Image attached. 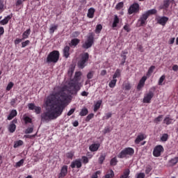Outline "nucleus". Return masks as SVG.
<instances>
[{
    "instance_id": "obj_9",
    "label": "nucleus",
    "mask_w": 178,
    "mask_h": 178,
    "mask_svg": "<svg viewBox=\"0 0 178 178\" xmlns=\"http://www.w3.org/2000/svg\"><path fill=\"white\" fill-rule=\"evenodd\" d=\"M163 146L159 145H156L153 150V155L156 157L158 158L161 156V153L163 152Z\"/></svg>"
},
{
    "instance_id": "obj_10",
    "label": "nucleus",
    "mask_w": 178,
    "mask_h": 178,
    "mask_svg": "<svg viewBox=\"0 0 178 178\" xmlns=\"http://www.w3.org/2000/svg\"><path fill=\"white\" fill-rule=\"evenodd\" d=\"M149 17V16L146 13H143L138 19L140 26H145V24H147V20Z\"/></svg>"
},
{
    "instance_id": "obj_40",
    "label": "nucleus",
    "mask_w": 178,
    "mask_h": 178,
    "mask_svg": "<svg viewBox=\"0 0 178 178\" xmlns=\"http://www.w3.org/2000/svg\"><path fill=\"white\" fill-rule=\"evenodd\" d=\"M124 88L126 91L131 90V84H130L129 82L124 83Z\"/></svg>"
},
{
    "instance_id": "obj_15",
    "label": "nucleus",
    "mask_w": 178,
    "mask_h": 178,
    "mask_svg": "<svg viewBox=\"0 0 178 178\" xmlns=\"http://www.w3.org/2000/svg\"><path fill=\"white\" fill-rule=\"evenodd\" d=\"M67 175V165H63L61 168L60 172L58 174V178H63Z\"/></svg>"
},
{
    "instance_id": "obj_21",
    "label": "nucleus",
    "mask_w": 178,
    "mask_h": 178,
    "mask_svg": "<svg viewBox=\"0 0 178 178\" xmlns=\"http://www.w3.org/2000/svg\"><path fill=\"white\" fill-rule=\"evenodd\" d=\"M119 23H120V19L117 15H114L113 22L112 24L113 30H115V27H118V24H119Z\"/></svg>"
},
{
    "instance_id": "obj_18",
    "label": "nucleus",
    "mask_w": 178,
    "mask_h": 178,
    "mask_svg": "<svg viewBox=\"0 0 178 178\" xmlns=\"http://www.w3.org/2000/svg\"><path fill=\"white\" fill-rule=\"evenodd\" d=\"M169 17H161L157 20V23L161 26H165L168 23Z\"/></svg>"
},
{
    "instance_id": "obj_13",
    "label": "nucleus",
    "mask_w": 178,
    "mask_h": 178,
    "mask_svg": "<svg viewBox=\"0 0 178 178\" xmlns=\"http://www.w3.org/2000/svg\"><path fill=\"white\" fill-rule=\"evenodd\" d=\"M81 166H83V165L81 164V160L80 159H76L75 161H72L70 165L72 169H74V168L80 169Z\"/></svg>"
},
{
    "instance_id": "obj_23",
    "label": "nucleus",
    "mask_w": 178,
    "mask_h": 178,
    "mask_svg": "<svg viewBox=\"0 0 178 178\" xmlns=\"http://www.w3.org/2000/svg\"><path fill=\"white\" fill-rule=\"evenodd\" d=\"M31 33V29H26L23 33H22V40L24 41V40H27L29 38L30 34Z\"/></svg>"
},
{
    "instance_id": "obj_61",
    "label": "nucleus",
    "mask_w": 178,
    "mask_h": 178,
    "mask_svg": "<svg viewBox=\"0 0 178 178\" xmlns=\"http://www.w3.org/2000/svg\"><path fill=\"white\" fill-rule=\"evenodd\" d=\"M23 2H26V0H17L15 3L16 6H19V5H22Z\"/></svg>"
},
{
    "instance_id": "obj_1",
    "label": "nucleus",
    "mask_w": 178,
    "mask_h": 178,
    "mask_svg": "<svg viewBox=\"0 0 178 178\" xmlns=\"http://www.w3.org/2000/svg\"><path fill=\"white\" fill-rule=\"evenodd\" d=\"M72 99H73V97L68 95L66 92H56L50 94L45 101L46 106H49L50 108L42 113L41 121L48 123L51 120L58 119L63 113L67 101Z\"/></svg>"
},
{
    "instance_id": "obj_48",
    "label": "nucleus",
    "mask_w": 178,
    "mask_h": 178,
    "mask_svg": "<svg viewBox=\"0 0 178 178\" xmlns=\"http://www.w3.org/2000/svg\"><path fill=\"white\" fill-rule=\"evenodd\" d=\"M113 176H115V172H113V170H111L110 173L105 175V178H112Z\"/></svg>"
},
{
    "instance_id": "obj_12",
    "label": "nucleus",
    "mask_w": 178,
    "mask_h": 178,
    "mask_svg": "<svg viewBox=\"0 0 178 178\" xmlns=\"http://www.w3.org/2000/svg\"><path fill=\"white\" fill-rule=\"evenodd\" d=\"M147 138V135L143 133H140L134 140L135 144L138 145L141 141H144Z\"/></svg>"
},
{
    "instance_id": "obj_30",
    "label": "nucleus",
    "mask_w": 178,
    "mask_h": 178,
    "mask_svg": "<svg viewBox=\"0 0 178 178\" xmlns=\"http://www.w3.org/2000/svg\"><path fill=\"white\" fill-rule=\"evenodd\" d=\"M8 131L10 133H15V131H16V124L10 123L8 127Z\"/></svg>"
},
{
    "instance_id": "obj_59",
    "label": "nucleus",
    "mask_w": 178,
    "mask_h": 178,
    "mask_svg": "<svg viewBox=\"0 0 178 178\" xmlns=\"http://www.w3.org/2000/svg\"><path fill=\"white\" fill-rule=\"evenodd\" d=\"M136 178H145V174L144 172H140L137 174Z\"/></svg>"
},
{
    "instance_id": "obj_54",
    "label": "nucleus",
    "mask_w": 178,
    "mask_h": 178,
    "mask_svg": "<svg viewBox=\"0 0 178 178\" xmlns=\"http://www.w3.org/2000/svg\"><path fill=\"white\" fill-rule=\"evenodd\" d=\"M92 77H94V71H90L87 74V79L90 80L92 79Z\"/></svg>"
},
{
    "instance_id": "obj_22",
    "label": "nucleus",
    "mask_w": 178,
    "mask_h": 178,
    "mask_svg": "<svg viewBox=\"0 0 178 178\" xmlns=\"http://www.w3.org/2000/svg\"><path fill=\"white\" fill-rule=\"evenodd\" d=\"M12 17H13L12 14L10 15H8L7 17H5L3 19L0 21V24H1L2 26H5V24H8V23H9V20H10Z\"/></svg>"
},
{
    "instance_id": "obj_27",
    "label": "nucleus",
    "mask_w": 178,
    "mask_h": 178,
    "mask_svg": "<svg viewBox=\"0 0 178 178\" xmlns=\"http://www.w3.org/2000/svg\"><path fill=\"white\" fill-rule=\"evenodd\" d=\"M94 13H95V9L91 8L88 11V17L89 19H92L94 17Z\"/></svg>"
},
{
    "instance_id": "obj_34",
    "label": "nucleus",
    "mask_w": 178,
    "mask_h": 178,
    "mask_svg": "<svg viewBox=\"0 0 178 178\" xmlns=\"http://www.w3.org/2000/svg\"><path fill=\"white\" fill-rule=\"evenodd\" d=\"M154 70H155V66L154 65H152L147 72V77H149V76H151V74H152V73H154Z\"/></svg>"
},
{
    "instance_id": "obj_25",
    "label": "nucleus",
    "mask_w": 178,
    "mask_h": 178,
    "mask_svg": "<svg viewBox=\"0 0 178 178\" xmlns=\"http://www.w3.org/2000/svg\"><path fill=\"white\" fill-rule=\"evenodd\" d=\"M16 116H17V111L16 110H12L7 119L8 120H12Z\"/></svg>"
},
{
    "instance_id": "obj_24",
    "label": "nucleus",
    "mask_w": 178,
    "mask_h": 178,
    "mask_svg": "<svg viewBox=\"0 0 178 178\" xmlns=\"http://www.w3.org/2000/svg\"><path fill=\"white\" fill-rule=\"evenodd\" d=\"M80 44V39L74 38L71 40L70 43L69 44L70 47H77Z\"/></svg>"
},
{
    "instance_id": "obj_33",
    "label": "nucleus",
    "mask_w": 178,
    "mask_h": 178,
    "mask_svg": "<svg viewBox=\"0 0 178 178\" xmlns=\"http://www.w3.org/2000/svg\"><path fill=\"white\" fill-rule=\"evenodd\" d=\"M117 82H118V79H113V80H111L108 83L110 88H115V86H116Z\"/></svg>"
},
{
    "instance_id": "obj_41",
    "label": "nucleus",
    "mask_w": 178,
    "mask_h": 178,
    "mask_svg": "<svg viewBox=\"0 0 178 178\" xmlns=\"http://www.w3.org/2000/svg\"><path fill=\"white\" fill-rule=\"evenodd\" d=\"M123 6H124V3L122 1L119 2L115 6V9H116V10H120V9H122V8H123Z\"/></svg>"
},
{
    "instance_id": "obj_64",
    "label": "nucleus",
    "mask_w": 178,
    "mask_h": 178,
    "mask_svg": "<svg viewBox=\"0 0 178 178\" xmlns=\"http://www.w3.org/2000/svg\"><path fill=\"white\" fill-rule=\"evenodd\" d=\"M79 34H80V32L75 31V32H73L72 36L76 38Z\"/></svg>"
},
{
    "instance_id": "obj_14",
    "label": "nucleus",
    "mask_w": 178,
    "mask_h": 178,
    "mask_svg": "<svg viewBox=\"0 0 178 178\" xmlns=\"http://www.w3.org/2000/svg\"><path fill=\"white\" fill-rule=\"evenodd\" d=\"M145 81H147V76H143L139 81V83L137 86V90L138 91H140L141 88H143V87L145 86Z\"/></svg>"
},
{
    "instance_id": "obj_20",
    "label": "nucleus",
    "mask_w": 178,
    "mask_h": 178,
    "mask_svg": "<svg viewBox=\"0 0 178 178\" xmlns=\"http://www.w3.org/2000/svg\"><path fill=\"white\" fill-rule=\"evenodd\" d=\"M174 122H175V120H173V118H170V117H169V115H167L164 118L163 123L164 124H166L167 126H169V124H173Z\"/></svg>"
},
{
    "instance_id": "obj_29",
    "label": "nucleus",
    "mask_w": 178,
    "mask_h": 178,
    "mask_svg": "<svg viewBox=\"0 0 178 178\" xmlns=\"http://www.w3.org/2000/svg\"><path fill=\"white\" fill-rule=\"evenodd\" d=\"M101 105H102V100H98L95 104L94 112H97L101 108Z\"/></svg>"
},
{
    "instance_id": "obj_53",
    "label": "nucleus",
    "mask_w": 178,
    "mask_h": 178,
    "mask_svg": "<svg viewBox=\"0 0 178 178\" xmlns=\"http://www.w3.org/2000/svg\"><path fill=\"white\" fill-rule=\"evenodd\" d=\"M33 131H34V128H33V127L27 128L25 130V134H30L33 133Z\"/></svg>"
},
{
    "instance_id": "obj_45",
    "label": "nucleus",
    "mask_w": 178,
    "mask_h": 178,
    "mask_svg": "<svg viewBox=\"0 0 178 178\" xmlns=\"http://www.w3.org/2000/svg\"><path fill=\"white\" fill-rule=\"evenodd\" d=\"M120 76V70L117 69L113 76V79H118V77H119Z\"/></svg>"
},
{
    "instance_id": "obj_46",
    "label": "nucleus",
    "mask_w": 178,
    "mask_h": 178,
    "mask_svg": "<svg viewBox=\"0 0 178 178\" xmlns=\"http://www.w3.org/2000/svg\"><path fill=\"white\" fill-rule=\"evenodd\" d=\"M162 118H163V115H159L157 118L154 119V123H159V122H162Z\"/></svg>"
},
{
    "instance_id": "obj_43",
    "label": "nucleus",
    "mask_w": 178,
    "mask_h": 178,
    "mask_svg": "<svg viewBox=\"0 0 178 178\" xmlns=\"http://www.w3.org/2000/svg\"><path fill=\"white\" fill-rule=\"evenodd\" d=\"M102 30V24H97L96 26L95 33L96 34H99Z\"/></svg>"
},
{
    "instance_id": "obj_35",
    "label": "nucleus",
    "mask_w": 178,
    "mask_h": 178,
    "mask_svg": "<svg viewBox=\"0 0 178 178\" xmlns=\"http://www.w3.org/2000/svg\"><path fill=\"white\" fill-rule=\"evenodd\" d=\"M23 144H24L23 140H19L18 141H15L14 143L13 147H14V148H17V147L23 145Z\"/></svg>"
},
{
    "instance_id": "obj_8",
    "label": "nucleus",
    "mask_w": 178,
    "mask_h": 178,
    "mask_svg": "<svg viewBox=\"0 0 178 178\" xmlns=\"http://www.w3.org/2000/svg\"><path fill=\"white\" fill-rule=\"evenodd\" d=\"M154 92L151 90L144 95V98L143 99V104H151V99L154 98Z\"/></svg>"
},
{
    "instance_id": "obj_38",
    "label": "nucleus",
    "mask_w": 178,
    "mask_h": 178,
    "mask_svg": "<svg viewBox=\"0 0 178 178\" xmlns=\"http://www.w3.org/2000/svg\"><path fill=\"white\" fill-rule=\"evenodd\" d=\"M118 159L116 157H114L111 159L110 161V165L111 166H116V165H118Z\"/></svg>"
},
{
    "instance_id": "obj_5",
    "label": "nucleus",
    "mask_w": 178,
    "mask_h": 178,
    "mask_svg": "<svg viewBox=\"0 0 178 178\" xmlns=\"http://www.w3.org/2000/svg\"><path fill=\"white\" fill-rule=\"evenodd\" d=\"M90 59V54L86 52L81 55V58L78 62V67L79 69H84L87 66V62Z\"/></svg>"
},
{
    "instance_id": "obj_32",
    "label": "nucleus",
    "mask_w": 178,
    "mask_h": 178,
    "mask_svg": "<svg viewBox=\"0 0 178 178\" xmlns=\"http://www.w3.org/2000/svg\"><path fill=\"white\" fill-rule=\"evenodd\" d=\"M160 140L162 141V143H166V141L169 140V135L168 134H163Z\"/></svg>"
},
{
    "instance_id": "obj_19",
    "label": "nucleus",
    "mask_w": 178,
    "mask_h": 178,
    "mask_svg": "<svg viewBox=\"0 0 178 178\" xmlns=\"http://www.w3.org/2000/svg\"><path fill=\"white\" fill-rule=\"evenodd\" d=\"M170 5V0H164L163 2V5H161L159 7V9L160 10H162V9H168Z\"/></svg>"
},
{
    "instance_id": "obj_7",
    "label": "nucleus",
    "mask_w": 178,
    "mask_h": 178,
    "mask_svg": "<svg viewBox=\"0 0 178 178\" xmlns=\"http://www.w3.org/2000/svg\"><path fill=\"white\" fill-rule=\"evenodd\" d=\"M138 12H140V4H138V3H134L128 9V13L129 15H133V13H138Z\"/></svg>"
},
{
    "instance_id": "obj_17",
    "label": "nucleus",
    "mask_w": 178,
    "mask_h": 178,
    "mask_svg": "<svg viewBox=\"0 0 178 178\" xmlns=\"http://www.w3.org/2000/svg\"><path fill=\"white\" fill-rule=\"evenodd\" d=\"M99 147H101L99 143H93L89 146V149L91 152H96V151L99 149Z\"/></svg>"
},
{
    "instance_id": "obj_36",
    "label": "nucleus",
    "mask_w": 178,
    "mask_h": 178,
    "mask_svg": "<svg viewBox=\"0 0 178 178\" xmlns=\"http://www.w3.org/2000/svg\"><path fill=\"white\" fill-rule=\"evenodd\" d=\"M24 165V159H22L19 161L17 162L15 165V168H20Z\"/></svg>"
},
{
    "instance_id": "obj_60",
    "label": "nucleus",
    "mask_w": 178,
    "mask_h": 178,
    "mask_svg": "<svg viewBox=\"0 0 178 178\" xmlns=\"http://www.w3.org/2000/svg\"><path fill=\"white\" fill-rule=\"evenodd\" d=\"M22 41H23L22 38H16L14 41V44L15 45H18V44H20V42H22Z\"/></svg>"
},
{
    "instance_id": "obj_37",
    "label": "nucleus",
    "mask_w": 178,
    "mask_h": 178,
    "mask_svg": "<svg viewBox=\"0 0 178 178\" xmlns=\"http://www.w3.org/2000/svg\"><path fill=\"white\" fill-rule=\"evenodd\" d=\"M65 156L68 159H73V157L74 156V152L71 151V152L66 153Z\"/></svg>"
},
{
    "instance_id": "obj_42",
    "label": "nucleus",
    "mask_w": 178,
    "mask_h": 178,
    "mask_svg": "<svg viewBox=\"0 0 178 178\" xmlns=\"http://www.w3.org/2000/svg\"><path fill=\"white\" fill-rule=\"evenodd\" d=\"M58 29V25H52L49 29L50 34H54L55 33V30Z\"/></svg>"
},
{
    "instance_id": "obj_31",
    "label": "nucleus",
    "mask_w": 178,
    "mask_h": 178,
    "mask_svg": "<svg viewBox=\"0 0 178 178\" xmlns=\"http://www.w3.org/2000/svg\"><path fill=\"white\" fill-rule=\"evenodd\" d=\"M146 14L148 15V16H151V15H156V13H158V11L156 10V9L153 8L151 10H148L147 11L145 12Z\"/></svg>"
},
{
    "instance_id": "obj_3",
    "label": "nucleus",
    "mask_w": 178,
    "mask_h": 178,
    "mask_svg": "<svg viewBox=\"0 0 178 178\" xmlns=\"http://www.w3.org/2000/svg\"><path fill=\"white\" fill-rule=\"evenodd\" d=\"M59 56H60L59 51H52L47 55L46 62L47 63H58V61L59 60Z\"/></svg>"
},
{
    "instance_id": "obj_44",
    "label": "nucleus",
    "mask_w": 178,
    "mask_h": 178,
    "mask_svg": "<svg viewBox=\"0 0 178 178\" xmlns=\"http://www.w3.org/2000/svg\"><path fill=\"white\" fill-rule=\"evenodd\" d=\"M105 158H106V156L105 154H102L99 158V163L100 165H102L104 163V161H105Z\"/></svg>"
},
{
    "instance_id": "obj_47",
    "label": "nucleus",
    "mask_w": 178,
    "mask_h": 178,
    "mask_svg": "<svg viewBox=\"0 0 178 178\" xmlns=\"http://www.w3.org/2000/svg\"><path fill=\"white\" fill-rule=\"evenodd\" d=\"M13 86H15V83L13 82L8 83L7 87H6V91H10L12 88H13Z\"/></svg>"
},
{
    "instance_id": "obj_2",
    "label": "nucleus",
    "mask_w": 178,
    "mask_h": 178,
    "mask_svg": "<svg viewBox=\"0 0 178 178\" xmlns=\"http://www.w3.org/2000/svg\"><path fill=\"white\" fill-rule=\"evenodd\" d=\"M81 72H75L74 79L71 82L68 83L67 85L64 86L62 88L61 91H59L60 94L62 92H67V95H77V92L81 90V84L79 82L81 80Z\"/></svg>"
},
{
    "instance_id": "obj_4",
    "label": "nucleus",
    "mask_w": 178,
    "mask_h": 178,
    "mask_svg": "<svg viewBox=\"0 0 178 178\" xmlns=\"http://www.w3.org/2000/svg\"><path fill=\"white\" fill-rule=\"evenodd\" d=\"M133 155H134V149L133 147H125L119 153L118 158L123 159L124 158L133 156Z\"/></svg>"
},
{
    "instance_id": "obj_11",
    "label": "nucleus",
    "mask_w": 178,
    "mask_h": 178,
    "mask_svg": "<svg viewBox=\"0 0 178 178\" xmlns=\"http://www.w3.org/2000/svg\"><path fill=\"white\" fill-rule=\"evenodd\" d=\"M28 108L30 111H35V113L37 115H40L41 113V107L35 106V104L33 103H30L28 104Z\"/></svg>"
},
{
    "instance_id": "obj_62",
    "label": "nucleus",
    "mask_w": 178,
    "mask_h": 178,
    "mask_svg": "<svg viewBox=\"0 0 178 178\" xmlns=\"http://www.w3.org/2000/svg\"><path fill=\"white\" fill-rule=\"evenodd\" d=\"M74 111H76V108H72L71 110H70L67 114V116H72V115L74 113Z\"/></svg>"
},
{
    "instance_id": "obj_26",
    "label": "nucleus",
    "mask_w": 178,
    "mask_h": 178,
    "mask_svg": "<svg viewBox=\"0 0 178 178\" xmlns=\"http://www.w3.org/2000/svg\"><path fill=\"white\" fill-rule=\"evenodd\" d=\"M177 163H178V156L175 157L168 161L169 166H175Z\"/></svg>"
},
{
    "instance_id": "obj_55",
    "label": "nucleus",
    "mask_w": 178,
    "mask_h": 178,
    "mask_svg": "<svg viewBox=\"0 0 178 178\" xmlns=\"http://www.w3.org/2000/svg\"><path fill=\"white\" fill-rule=\"evenodd\" d=\"M3 8H5V5H3V0H0V13L3 12Z\"/></svg>"
},
{
    "instance_id": "obj_6",
    "label": "nucleus",
    "mask_w": 178,
    "mask_h": 178,
    "mask_svg": "<svg viewBox=\"0 0 178 178\" xmlns=\"http://www.w3.org/2000/svg\"><path fill=\"white\" fill-rule=\"evenodd\" d=\"M94 44V35L91 33L88 36V38L85 43L82 45V47L85 49H88V48H91L92 44Z\"/></svg>"
},
{
    "instance_id": "obj_50",
    "label": "nucleus",
    "mask_w": 178,
    "mask_h": 178,
    "mask_svg": "<svg viewBox=\"0 0 178 178\" xmlns=\"http://www.w3.org/2000/svg\"><path fill=\"white\" fill-rule=\"evenodd\" d=\"M165 79H166V76L165 75H162L159 80V86H162V83L163 81H165Z\"/></svg>"
},
{
    "instance_id": "obj_58",
    "label": "nucleus",
    "mask_w": 178,
    "mask_h": 178,
    "mask_svg": "<svg viewBox=\"0 0 178 178\" xmlns=\"http://www.w3.org/2000/svg\"><path fill=\"white\" fill-rule=\"evenodd\" d=\"M98 175H101L100 170H98L96 172H95L94 174H92L91 178H98Z\"/></svg>"
},
{
    "instance_id": "obj_49",
    "label": "nucleus",
    "mask_w": 178,
    "mask_h": 178,
    "mask_svg": "<svg viewBox=\"0 0 178 178\" xmlns=\"http://www.w3.org/2000/svg\"><path fill=\"white\" fill-rule=\"evenodd\" d=\"M122 56V60H121V63H120V65L121 66H124V63H126V59H127V57H126V55H121Z\"/></svg>"
},
{
    "instance_id": "obj_63",
    "label": "nucleus",
    "mask_w": 178,
    "mask_h": 178,
    "mask_svg": "<svg viewBox=\"0 0 178 178\" xmlns=\"http://www.w3.org/2000/svg\"><path fill=\"white\" fill-rule=\"evenodd\" d=\"M107 133H111V128L110 127H106L104 129V134H106Z\"/></svg>"
},
{
    "instance_id": "obj_57",
    "label": "nucleus",
    "mask_w": 178,
    "mask_h": 178,
    "mask_svg": "<svg viewBox=\"0 0 178 178\" xmlns=\"http://www.w3.org/2000/svg\"><path fill=\"white\" fill-rule=\"evenodd\" d=\"M123 29L124 30H125V31H127V33H130V31H131V29H130V26L129 24L124 25Z\"/></svg>"
},
{
    "instance_id": "obj_51",
    "label": "nucleus",
    "mask_w": 178,
    "mask_h": 178,
    "mask_svg": "<svg viewBox=\"0 0 178 178\" xmlns=\"http://www.w3.org/2000/svg\"><path fill=\"white\" fill-rule=\"evenodd\" d=\"M27 45H30V40H27L22 42V48H26Z\"/></svg>"
},
{
    "instance_id": "obj_16",
    "label": "nucleus",
    "mask_w": 178,
    "mask_h": 178,
    "mask_svg": "<svg viewBox=\"0 0 178 178\" xmlns=\"http://www.w3.org/2000/svg\"><path fill=\"white\" fill-rule=\"evenodd\" d=\"M63 56L67 59L69 56H70V47L65 46L64 49H63Z\"/></svg>"
},
{
    "instance_id": "obj_28",
    "label": "nucleus",
    "mask_w": 178,
    "mask_h": 178,
    "mask_svg": "<svg viewBox=\"0 0 178 178\" xmlns=\"http://www.w3.org/2000/svg\"><path fill=\"white\" fill-rule=\"evenodd\" d=\"M88 115V109L83 107L79 113V116H87Z\"/></svg>"
},
{
    "instance_id": "obj_52",
    "label": "nucleus",
    "mask_w": 178,
    "mask_h": 178,
    "mask_svg": "<svg viewBox=\"0 0 178 178\" xmlns=\"http://www.w3.org/2000/svg\"><path fill=\"white\" fill-rule=\"evenodd\" d=\"M94 118V113H90L86 118V122H88L91 119Z\"/></svg>"
},
{
    "instance_id": "obj_39",
    "label": "nucleus",
    "mask_w": 178,
    "mask_h": 178,
    "mask_svg": "<svg viewBox=\"0 0 178 178\" xmlns=\"http://www.w3.org/2000/svg\"><path fill=\"white\" fill-rule=\"evenodd\" d=\"M24 121L25 122V124H27L29 123H32L33 120L29 116L24 115Z\"/></svg>"
},
{
    "instance_id": "obj_56",
    "label": "nucleus",
    "mask_w": 178,
    "mask_h": 178,
    "mask_svg": "<svg viewBox=\"0 0 178 178\" xmlns=\"http://www.w3.org/2000/svg\"><path fill=\"white\" fill-rule=\"evenodd\" d=\"M82 161H83V163H84V165H86V163H88L89 162L88 157L86 156H83Z\"/></svg>"
}]
</instances>
